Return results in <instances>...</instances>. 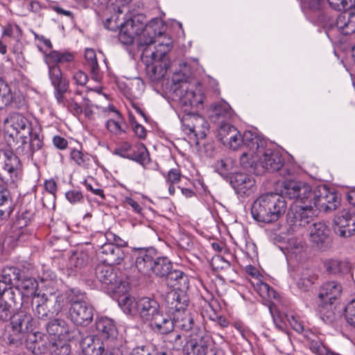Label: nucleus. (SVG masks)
<instances>
[{
  "instance_id": "obj_64",
  "label": "nucleus",
  "mask_w": 355,
  "mask_h": 355,
  "mask_svg": "<svg viewBox=\"0 0 355 355\" xmlns=\"http://www.w3.org/2000/svg\"><path fill=\"white\" fill-rule=\"evenodd\" d=\"M253 154L243 152L239 158L241 166L245 169H253L254 161L252 159Z\"/></svg>"
},
{
  "instance_id": "obj_47",
  "label": "nucleus",
  "mask_w": 355,
  "mask_h": 355,
  "mask_svg": "<svg viewBox=\"0 0 355 355\" xmlns=\"http://www.w3.org/2000/svg\"><path fill=\"white\" fill-rule=\"evenodd\" d=\"M248 135H234L230 138H226L223 135H218V139L220 140L225 146H228L233 150H237L241 147H244L245 136Z\"/></svg>"
},
{
  "instance_id": "obj_63",
  "label": "nucleus",
  "mask_w": 355,
  "mask_h": 355,
  "mask_svg": "<svg viewBox=\"0 0 355 355\" xmlns=\"http://www.w3.org/2000/svg\"><path fill=\"white\" fill-rule=\"evenodd\" d=\"M0 206H13L12 198L8 189L0 187Z\"/></svg>"
},
{
  "instance_id": "obj_7",
  "label": "nucleus",
  "mask_w": 355,
  "mask_h": 355,
  "mask_svg": "<svg viewBox=\"0 0 355 355\" xmlns=\"http://www.w3.org/2000/svg\"><path fill=\"white\" fill-rule=\"evenodd\" d=\"M96 279L115 294L123 295L129 288V282L123 278L121 271L114 266L99 263L94 269Z\"/></svg>"
},
{
  "instance_id": "obj_39",
  "label": "nucleus",
  "mask_w": 355,
  "mask_h": 355,
  "mask_svg": "<svg viewBox=\"0 0 355 355\" xmlns=\"http://www.w3.org/2000/svg\"><path fill=\"white\" fill-rule=\"evenodd\" d=\"M130 0H94L97 8L107 7L110 12L123 13Z\"/></svg>"
},
{
  "instance_id": "obj_32",
  "label": "nucleus",
  "mask_w": 355,
  "mask_h": 355,
  "mask_svg": "<svg viewBox=\"0 0 355 355\" xmlns=\"http://www.w3.org/2000/svg\"><path fill=\"white\" fill-rule=\"evenodd\" d=\"M184 130H189L191 133H205L208 130V123L205 118L200 116L188 114L182 119Z\"/></svg>"
},
{
  "instance_id": "obj_31",
  "label": "nucleus",
  "mask_w": 355,
  "mask_h": 355,
  "mask_svg": "<svg viewBox=\"0 0 355 355\" xmlns=\"http://www.w3.org/2000/svg\"><path fill=\"white\" fill-rule=\"evenodd\" d=\"M341 285L335 281L328 282L324 284L320 289L318 297L321 301L336 303L342 294Z\"/></svg>"
},
{
  "instance_id": "obj_6",
  "label": "nucleus",
  "mask_w": 355,
  "mask_h": 355,
  "mask_svg": "<svg viewBox=\"0 0 355 355\" xmlns=\"http://www.w3.org/2000/svg\"><path fill=\"white\" fill-rule=\"evenodd\" d=\"M142 16L137 15L129 18L121 23L118 39L119 42L125 46H130L133 44L135 37L138 36L137 46L139 51L140 40L144 38L147 40L150 37L149 34L146 33V29L150 27L156 33V37L161 35V32L157 31L155 26L157 24L155 19L151 20L148 24H145L141 21Z\"/></svg>"
},
{
  "instance_id": "obj_37",
  "label": "nucleus",
  "mask_w": 355,
  "mask_h": 355,
  "mask_svg": "<svg viewBox=\"0 0 355 355\" xmlns=\"http://www.w3.org/2000/svg\"><path fill=\"white\" fill-rule=\"evenodd\" d=\"M234 161L231 158H225L218 160L215 164V171L218 173L223 180L227 182L232 175L236 173L234 171Z\"/></svg>"
},
{
  "instance_id": "obj_34",
  "label": "nucleus",
  "mask_w": 355,
  "mask_h": 355,
  "mask_svg": "<svg viewBox=\"0 0 355 355\" xmlns=\"http://www.w3.org/2000/svg\"><path fill=\"white\" fill-rule=\"evenodd\" d=\"M37 286L38 283L35 278L28 277L24 273L15 288L21 293L22 297H35Z\"/></svg>"
},
{
  "instance_id": "obj_20",
  "label": "nucleus",
  "mask_w": 355,
  "mask_h": 355,
  "mask_svg": "<svg viewBox=\"0 0 355 355\" xmlns=\"http://www.w3.org/2000/svg\"><path fill=\"white\" fill-rule=\"evenodd\" d=\"M98 255L101 263L111 266L121 264L125 257V253L121 248L112 243L103 245L98 250Z\"/></svg>"
},
{
  "instance_id": "obj_8",
  "label": "nucleus",
  "mask_w": 355,
  "mask_h": 355,
  "mask_svg": "<svg viewBox=\"0 0 355 355\" xmlns=\"http://www.w3.org/2000/svg\"><path fill=\"white\" fill-rule=\"evenodd\" d=\"M184 351L187 355H223L205 327L196 333L189 334Z\"/></svg>"
},
{
  "instance_id": "obj_14",
  "label": "nucleus",
  "mask_w": 355,
  "mask_h": 355,
  "mask_svg": "<svg viewBox=\"0 0 355 355\" xmlns=\"http://www.w3.org/2000/svg\"><path fill=\"white\" fill-rule=\"evenodd\" d=\"M239 198H247L254 193L256 181L254 177L247 173L236 171L227 182Z\"/></svg>"
},
{
  "instance_id": "obj_58",
  "label": "nucleus",
  "mask_w": 355,
  "mask_h": 355,
  "mask_svg": "<svg viewBox=\"0 0 355 355\" xmlns=\"http://www.w3.org/2000/svg\"><path fill=\"white\" fill-rule=\"evenodd\" d=\"M345 317L347 322L355 327V299L351 300L344 309Z\"/></svg>"
},
{
  "instance_id": "obj_18",
  "label": "nucleus",
  "mask_w": 355,
  "mask_h": 355,
  "mask_svg": "<svg viewBox=\"0 0 355 355\" xmlns=\"http://www.w3.org/2000/svg\"><path fill=\"white\" fill-rule=\"evenodd\" d=\"M0 101L1 103L12 110H26L27 101L24 94L17 92L12 94L8 86L0 78Z\"/></svg>"
},
{
  "instance_id": "obj_44",
  "label": "nucleus",
  "mask_w": 355,
  "mask_h": 355,
  "mask_svg": "<svg viewBox=\"0 0 355 355\" xmlns=\"http://www.w3.org/2000/svg\"><path fill=\"white\" fill-rule=\"evenodd\" d=\"M90 261V255L86 250H80L73 252L69 258V266L77 270L86 266Z\"/></svg>"
},
{
  "instance_id": "obj_2",
  "label": "nucleus",
  "mask_w": 355,
  "mask_h": 355,
  "mask_svg": "<svg viewBox=\"0 0 355 355\" xmlns=\"http://www.w3.org/2000/svg\"><path fill=\"white\" fill-rule=\"evenodd\" d=\"M146 33L149 34L150 37L147 40L144 38L140 40L139 51H141L142 58H151L153 62L147 65V73L152 81L157 82L165 76L170 67L168 53L171 46L159 44L158 47L152 50L150 46L155 42L156 33L150 27L147 28Z\"/></svg>"
},
{
  "instance_id": "obj_24",
  "label": "nucleus",
  "mask_w": 355,
  "mask_h": 355,
  "mask_svg": "<svg viewBox=\"0 0 355 355\" xmlns=\"http://www.w3.org/2000/svg\"><path fill=\"white\" fill-rule=\"evenodd\" d=\"M329 234L330 229L323 222L315 223L310 227V240L320 248L329 245L330 242Z\"/></svg>"
},
{
  "instance_id": "obj_4",
  "label": "nucleus",
  "mask_w": 355,
  "mask_h": 355,
  "mask_svg": "<svg viewBox=\"0 0 355 355\" xmlns=\"http://www.w3.org/2000/svg\"><path fill=\"white\" fill-rule=\"evenodd\" d=\"M19 135H5V140L9 149L0 150V178L6 184L15 187L23 175V165L17 155L12 151L17 146Z\"/></svg>"
},
{
  "instance_id": "obj_61",
  "label": "nucleus",
  "mask_w": 355,
  "mask_h": 355,
  "mask_svg": "<svg viewBox=\"0 0 355 355\" xmlns=\"http://www.w3.org/2000/svg\"><path fill=\"white\" fill-rule=\"evenodd\" d=\"M270 313L272 315L273 322L275 324V326L280 330H283L285 327V322L284 319H286L285 317L286 315H284L282 313H280L279 311H277L276 309H273L272 306H270L269 307Z\"/></svg>"
},
{
  "instance_id": "obj_13",
  "label": "nucleus",
  "mask_w": 355,
  "mask_h": 355,
  "mask_svg": "<svg viewBox=\"0 0 355 355\" xmlns=\"http://www.w3.org/2000/svg\"><path fill=\"white\" fill-rule=\"evenodd\" d=\"M339 204L340 199L336 192L331 191L325 185L314 187L311 201L313 208L315 207L320 211L327 213L336 209Z\"/></svg>"
},
{
  "instance_id": "obj_35",
  "label": "nucleus",
  "mask_w": 355,
  "mask_h": 355,
  "mask_svg": "<svg viewBox=\"0 0 355 355\" xmlns=\"http://www.w3.org/2000/svg\"><path fill=\"white\" fill-rule=\"evenodd\" d=\"M267 140L262 135H248L245 136L244 145L251 154H258L264 150L267 146Z\"/></svg>"
},
{
  "instance_id": "obj_5",
  "label": "nucleus",
  "mask_w": 355,
  "mask_h": 355,
  "mask_svg": "<svg viewBox=\"0 0 355 355\" xmlns=\"http://www.w3.org/2000/svg\"><path fill=\"white\" fill-rule=\"evenodd\" d=\"M36 210L35 204L29 203L22 207L16 214L6 238L12 248L34 236L35 230L31 226L35 220Z\"/></svg>"
},
{
  "instance_id": "obj_46",
  "label": "nucleus",
  "mask_w": 355,
  "mask_h": 355,
  "mask_svg": "<svg viewBox=\"0 0 355 355\" xmlns=\"http://www.w3.org/2000/svg\"><path fill=\"white\" fill-rule=\"evenodd\" d=\"M45 302V295H42L40 300L37 302L35 308L33 309L35 315L41 320L40 325H42V324L45 321L53 318L51 313L49 312L50 310Z\"/></svg>"
},
{
  "instance_id": "obj_62",
  "label": "nucleus",
  "mask_w": 355,
  "mask_h": 355,
  "mask_svg": "<svg viewBox=\"0 0 355 355\" xmlns=\"http://www.w3.org/2000/svg\"><path fill=\"white\" fill-rule=\"evenodd\" d=\"M211 108L218 117L229 114L231 110L230 105L225 101L213 104Z\"/></svg>"
},
{
  "instance_id": "obj_36",
  "label": "nucleus",
  "mask_w": 355,
  "mask_h": 355,
  "mask_svg": "<svg viewBox=\"0 0 355 355\" xmlns=\"http://www.w3.org/2000/svg\"><path fill=\"white\" fill-rule=\"evenodd\" d=\"M43 295H45V302L49 306V312L54 318L65 306V297L63 294L56 293H51L49 295L44 293Z\"/></svg>"
},
{
  "instance_id": "obj_56",
  "label": "nucleus",
  "mask_w": 355,
  "mask_h": 355,
  "mask_svg": "<svg viewBox=\"0 0 355 355\" xmlns=\"http://www.w3.org/2000/svg\"><path fill=\"white\" fill-rule=\"evenodd\" d=\"M315 279L314 276L302 275L297 282V286L301 291L308 292L312 288Z\"/></svg>"
},
{
  "instance_id": "obj_43",
  "label": "nucleus",
  "mask_w": 355,
  "mask_h": 355,
  "mask_svg": "<svg viewBox=\"0 0 355 355\" xmlns=\"http://www.w3.org/2000/svg\"><path fill=\"white\" fill-rule=\"evenodd\" d=\"M90 342L92 343V352L94 355H120L119 349L117 348H112L111 349H107L105 350L103 343L101 344L96 343L92 336H87L83 340V345H87L91 347Z\"/></svg>"
},
{
  "instance_id": "obj_38",
  "label": "nucleus",
  "mask_w": 355,
  "mask_h": 355,
  "mask_svg": "<svg viewBox=\"0 0 355 355\" xmlns=\"http://www.w3.org/2000/svg\"><path fill=\"white\" fill-rule=\"evenodd\" d=\"M324 266L329 273L334 275H345L350 271L349 262L336 259L327 260Z\"/></svg>"
},
{
  "instance_id": "obj_55",
  "label": "nucleus",
  "mask_w": 355,
  "mask_h": 355,
  "mask_svg": "<svg viewBox=\"0 0 355 355\" xmlns=\"http://www.w3.org/2000/svg\"><path fill=\"white\" fill-rule=\"evenodd\" d=\"M85 67L89 71L91 78L93 80L97 83H100L102 80L103 72L100 68L98 59L89 64H85Z\"/></svg>"
},
{
  "instance_id": "obj_12",
  "label": "nucleus",
  "mask_w": 355,
  "mask_h": 355,
  "mask_svg": "<svg viewBox=\"0 0 355 355\" xmlns=\"http://www.w3.org/2000/svg\"><path fill=\"white\" fill-rule=\"evenodd\" d=\"M319 20L327 31L336 27L343 31L345 35H349L355 32V12L349 10L344 12L335 19L327 13H322L319 16Z\"/></svg>"
},
{
  "instance_id": "obj_17",
  "label": "nucleus",
  "mask_w": 355,
  "mask_h": 355,
  "mask_svg": "<svg viewBox=\"0 0 355 355\" xmlns=\"http://www.w3.org/2000/svg\"><path fill=\"white\" fill-rule=\"evenodd\" d=\"M198 316L196 313H192L187 311H177L173 313V327H176L189 334L196 333L204 327L198 320Z\"/></svg>"
},
{
  "instance_id": "obj_45",
  "label": "nucleus",
  "mask_w": 355,
  "mask_h": 355,
  "mask_svg": "<svg viewBox=\"0 0 355 355\" xmlns=\"http://www.w3.org/2000/svg\"><path fill=\"white\" fill-rule=\"evenodd\" d=\"M24 272L15 267H10L3 270L1 279L10 286H14L15 288L18 282Z\"/></svg>"
},
{
  "instance_id": "obj_19",
  "label": "nucleus",
  "mask_w": 355,
  "mask_h": 355,
  "mask_svg": "<svg viewBox=\"0 0 355 355\" xmlns=\"http://www.w3.org/2000/svg\"><path fill=\"white\" fill-rule=\"evenodd\" d=\"M94 308L89 303L70 307L69 315L71 321L76 326L87 327L93 320Z\"/></svg>"
},
{
  "instance_id": "obj_60",
  "label": "nucleus",
  "mask_w": 355,
  "mask_h": 355,
  "mask_svg": "<svg viewBox=\"0 0 355 355\" xmlns=\"http://www.w3.org/2000/svg\"><path fill=\"white\" fill-rule=\"evenodd\" d=\"M329 6L337 10H345L355 6V0H327Z\"/></svg>"
},
{
  "instance_id": "obj_59",
  "label": "nucleus",
  "mask_w": 355,
  "mask_h": 355,
  "mask_svg": "<svg viewBox=\"0 0 355 355\" xmlns=\"http://www.w3.org/2000/svg\"><path fill=\"white\" fill-rule=\"evenodd\" d=\"M71 158L79 166L86 167L89 165V158L80 150L73 149L70 154Z\"/></svg>"
},
{
  "instance_id": "obj_22",
  "label": "nucleus",
  "mask_w": 355,
  "mask_h": 355,
  "mask_svg": "<svg viewBox=\"0 0 355 355\" xmlns=\"http://www.w3.org/2000/svg\"><path fill=\"white\" fill-rule=\"evenodd\" d=\"M5 133L21 131L25 133H37V131L32 127V123L23 115L18 113L13 114L7 118L4 121Z\"/></svg>"
},
{
  "instance_id": "obj_41",
  "label": "nucleus",
  "mask_w": 355,
  "mask_h": 355,
  "mask_svg": "<svg viewBox=\"0 0 355 355\" xmlns=\"http://www.w3.org/2000/svg\"><path fill=\"white\" fill-rule=\"evenodd\" d=\"M334 302L321 301L317 308L320 318L326 323H332L335 318V306Z\"/></svg>"
},
{
  "instance_id": "obj_57",
  "label": "nucleus",
  "mask_w": 355,
  "mask_h": 355,
  "mask_svg": "<svg viewBox=\"0 0 355 355\" xmlns=\"http://www.w3.org/2000/svg\"><path fill=\"white\" fill-rule=\"evenodd\" d=\"M6 298L10 301H15V294L11 286L0 279V299Z\"/></svg>"
},
{
  "instance_id": "obj_49",
  "label": "nucleus",
  "mask_w": 355,
  "mask_h": 355,
  "mask_svg": "<svg viewBox=\"0 0 355 355\" xmlns=\"http://www.w3.org/2000/svg\"><path fill=\"white\" fill-rule=\"evenodd\" d=\"M108 108L111 112H113L116 114V118L113 119H109L107 121L106 128L107 130L111 133H116L118 132L123 131L121 127L123 123L121 114L114 105H110ZM123 132L125 131L123 130Z\"/></svg>"
},
{
  "instance_id": "obj_9",
  "label": "nucleus",
  "mask_w": 355,
  "mask_h": 355,
  "mask_svg": "<svg viewBox=\"0 0 355 355\" xmlns=\"http://www.w3.org/2000/svg\"><path fill=\"white\" fill-rule=\"evenodd\" d=\"M259 162L266 171L270 173L277 172L284 178L292 176L295 171V166L285 161L283 153L277 148L267 147L260 157Z\"/></svg>"
},
{
  "instance_id": "obj_33",
  "label": "nucleus",
  "mask_w": 355,
  "mask_h": 355,
  "mask_svg": "<svg viewBox=\"0 0 355 355\" xmlns=\"http://www.w3.org/2000/svg\"><path fill=\"white\" fill-rule=\"evenodd\" d=\"M21 147L23 151L33 155L43 146V135H27L20 136Z\"/></svg>"
},
{
  "instance_id": "obj_15",
  "label": "nucleus",
  "mask_w": 355,
  "mask_h": 355,
  "mask_svg": "<svg viewBox=\"0 0 355 355\" xmlns=\"http://www.w3.org/2000/svg\"><path fill=\"white\" fill-rule=\"evenodd\" d=\"M315 215L313 205L307 204L290 209L286 215V220L291 226L304 227L313 220Z\"/></svg>"
},
{
  "instance_id": "obj_26",
  "label": "nucleus",
  "mask_w": 355,
  "mask_h": 355,
  "mask_svg": "<svg viewBox=\"0 0 355 355\" xmlns=\"http://www.w3.org/2000/svg\"><path fill=\"white\" fill-rule=\"evenodd\" d=\"M42 324L46 328L49 335L60 339H69L71 338V327L64 320L52 318L45 321Z\"/></svg>"
},
{
  "instance_id": "obj_48",
  "label": "nucleus",
  "mask_w": 355,
  "mask_h": 355,
  "mask_svg": "<svg viewBox=\"0 0 355 355\" xmlns=\"http://www.w3.org/2000/svg\"><path fill=\"white\" fill-rule=\"evenodd\" d=\"M314 188H312L309 184L302 182V185L300 186L296 198L294 200L304 204H311Z\"/></svg>"
},
{
  "instance_id": "obj_54",
  "label": "nucleus",
  "mask_w": 355,
  "mask_h": 355,
  "mask_svg": "<svg viewBox=\"0 0 355 355\" xmlns=\"http://www.w3.org/2000/svg\"><path fill=\"white\" fill-rule=\"evenodd\" d=\"M12 306L5 299H0V324L12 318Z\"/></svg>"
},
{
  "instance_id": "obj_50",
  "label": "nucleus",
  "mask_w": 355,
  "mask_h": 355,
  "mask_svg": "<svg viewBox=\"0 0 355 355\" xmlns=\"http://www.w3.org/2000/svg\"><path fill=\"white\" fill-rule=\"evenodd\" d=\"M302 185V182L294 180H286L284 182L283 188L281 191V196H286L289 199L296 198V194L300 186Z\"/></svg>"
},
{
  "instance_id": "obj_28",
  "label": "nucleus",
  "mask_w": 355,
  "mask_h": 355,
  "mask_svg": "<svg viewBox=\"0 0 355 355\" xmlns=\"http://www.w3.org/2000/svg\"><path fill=\"white\" fill-rule=\"evenodd\" d=\"M147 326L155 333L166 334L173 330V318L165 315L162 310L155 318L147 324Z\"/></svg>"
},
{
  "instance_id": "obj_30",
  "label": "nucleus",
  "mask_w": 355,
  "mask_h": 355,
  "mask_svg": "<svg viewBox=\"0 0 355 355\" xmlns=\"http://www.w3.org/2000/svg\"><path fill=\"white\" fill-rule=\"evenodd\" d=\"M96 329L98 335L103 339H114L118 334L114 320L107 317H101L97 319Z\"/></svg>"
},
{
  "instance_id": "obj_3",
  "label": "nucleus",
  "mask_w": 355,
  "mask_h": 355,
  "mask_svg": "<svg viewBox=\"0 0 355 355\" xmlns=\"http://www.w3.org/2000/svg\"><path fill=\"white\" fill-rule=\"evenodd\" d=\"M287 209L284 197L277 193H266L259 196L251 205L253 219L259 223L270 224L277 221Z\"/></svg>"
},
{
  "instance_id": "obj_11",
  "label": "nucleus",
  "mask_w": 355,
  "mask_h": 355,
  "mask_svg": "<svg viewBox=\"0 0 355 355\" xmlns=\"http://www.w3.org/2000/svg\"><path fill=\"white\" fill-rule=\"evenodd\" d=\"M125 301V304L130 306V313L137 314L141 321L146 324L162 311L159 303L155 298L143 297L132 300L126 297Z\"/></svg>"
},
{
  "instance_id": "obj_42",
  "label": "nucleus",
  "mask_w": 355,
  "mask_h": 355,
  "mask_svg": "<svg viewBox=\"0 0 355 355\" xmlns=\"http://www.w3.org/2000/svg\"><path fill=\"white\" fill-rule=\"evenodd\" d=\"M65 297V303H69L71 306L74 307L76 304L81 305L82 304H86L87 297L85 293L81 292L77 288H71L65 291L63 294Z\"/></svg>"
},
{
  "instance_id": "obj_23",
  "label": "nucleus",
  "mask_w": 355,
  "mask_h": 355,
  "mask_svg": "<svg viewBox=\"0 0 355 355\" xmlns=\"http://www.w3.org/2000/svg\"><path fill=\"white\" fill-rule=\"evenodd\" d=\"M335 232L341 237H349L355 232V216L343 211L334 219Z\"/></svg>"
},
{
  "instance_id": "obj_16",
  "label": "nucleus",
  "mask_w": 355,
  "mask_h": 355,
  "mask_svg": "<svg viewBox=\"0 0 355 355\" xmlns=\"http://www.w3.org/2000/svg\"><path fill=\"white\" fill-rule=\"evenodd\" d=\"M49 77L54 89V96L58 103H63L64 94L69 89V80L63 74L60 67L48 68Z\"/></svg>"
},
{
  "instance_id": "obj_51",
  "label": "nucleus",
  "mask_w": 355,
  "mask_h": 355,
  "mask_svg": "<svg viewBox=\"0 0 355 355\" xmlns=\"http://www.w3.org/2000/svg\"><path fill=\"white\" fill-rule=\"evenodd\" d=\"M46 336L40 331H33L30 332L28 336V339L33 343L34 346V350L37 348L38 350L41 351L42 348H46V342L45 338H46Z\"/></svg>"
},
{
  "instance_id": "obj_10",
  "label": "nucleus",
  "mask_w": 355,
  "mask_h": 355,
  "mask_svg": "<svg viewBox=\"0 0 355 355\" xmlns=\"http://www.w3.org/2000/svg\"><path fill=\"white\" fill-rule=\"evenodd\" d=\"M112 154L135 162L144 168L151 161L147 148L139 142L132 144L127 141H121L116 145Z\"/></svg>"
},
{
  "instance_id": "obj_52",
  "label": "nucleus",
  "mask_w": 355,
  "mask_h": 355,
  "mask_svg": "<svg viewBox=\"0 0 355 355\" xmlns=\"http://www.w3.org/2000/svg\"><path fill=\"white\" fill-rule=\"evenodd\" d=\"M49 351L51 355H69L71 346L69 344L60 340L52 343L49 347Z\"/></svg>"
},
{
  "instance_id": "obj_40",
  "label": "nucleus",
  "mask_w": 355,
  "mask_h": 355,
  "mask_svg": "<svg viewBox=\"0 0 355 355\" xmlns=\"http://www.w3.org/2000/svg\"><path fill=\"white\" fill-rule=\"evenodd\" d=\"M173 81L175 83H180L181 84L180 87L182 91H185V94L184 95L180 96V104L182 108H184V111H189V107H192L196 103L195 101L196 93L193 91L188 90L187 83V82H181L178 79H176L175 77L173 78Z\"/></svg>"
},
{
  "instance_id": "obj_29",
  "label": "nucleus",
  "mask_w": 355,
  "mask_h": 355,
  "mask_svg": "<svg viewBox=\"0 0 355 355\" xmlns=\"http://www.w3.org/2000/svg\"><path fill=\"white\" fill-rule=\"evenodd\" d=\"M185 293L186 291H172L168 293L166 301L173 313L186 311L189 300Z\"/></svg>"
},
{
  "instance_id": "obj_21",
  "label": "nucleus",
  "mask_w": 355,
  "mask_h": 355,
  "mask_svg": "<svg viewBox=\"0 0 355 355\" xmlns=\"http://www.w3.org/2000/svg\"><path fill=\"white\" fill-rule=\"evenodd\" d=\"M12 331L17 334L33 332L35 327V321L31 313L20 310L12 315L10 320Z\"/></svg>"
},
{
  "instance_id": "obj_25",
  "label": "nucleus",
  "mask_w": 355,
  "mask_h": 355,
  "mask_svg": "<svg viewBox=\"0 0 355 355\" xmlns=\"http://www.w3.org/2000/svg\"><path fill=\"white\" fill-rule=\"evenodd\" d=\"M167 285L174 291H187L189 288L188 275L182 270L172 267V270L164 278Z\"/></svg>"
},
{
  "instance_id": "obj_1",
  "label": "nucleus",
  "mask_w": 355,
  "mask_h": 355,
  "mask_svg": "<svg viewBox=\"0 0 355 355\" xmlns=\"http://www.w3.org/2000/svg\"><path fill=\"white\" fill-rule=\"evenodd\" d=\"M131 255L136 270L144 277L164 279L173 266L167 257L160 255L153 247L132 248Z\"/></svg>"
},
{
  "instance_id": "obj_27",
  "label": "nucleus",
  "mask_w": 355,
  "mask_h": 355,
  "mask_svg": "<svg viewBox=\"0 0 355 355\" xmlns=\"http://www.w3.org/2000/svg\"><path fill=\"white\" fill-rule=\"evenodd\" d=\"M38 49L44 55V62L49 67H60V64L71 63L74 61V54L63 51L52 50L49 53L43 51L42 48Z\"/></svg>"
},
{
  "instance_id": "obj_53",
  "label": "nucleus",
  "mask_w": 355,
  "mask_h": 355,
  "mask_svg": "<svg viewBox=\"0 0 355 355\" xmlns=\"http://www.w3.org/2000/svg\"><path fill=\"white\" fill-rule=\"evenodd\" d=\"M3 36H8L14 38L19 42L22 36V30L16 24H8L3 28Z\"/></svg>"
}]
</instances>
